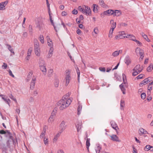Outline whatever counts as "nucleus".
<instances>
[{"label": "nucleus", "instance_id": "f257e3e1", "mask_svg": "<svg viewBox=\"0 0 153 153\" xmlns=\"http://www.w3.org/2000/svg\"><path fill=\"white\" fill-rule=\"evenodd\" d=\"M72 101L71 98H68L63 97L57 103V105L59 106L60 110H63L68 107L71 104Z\"/></svg>", "mask_w": 153, "mask_h": 153}, {"label": "nucleus", "instance_id": "f03ea898", "mask_svg": "<svg viewBox=\"0 0 153 153\" xmlns=\"http://www.w3.org/2000/svg\"><path fill=\"white\" fill-rule=\"evenodd\" d=\"M78 10L83 13L87 16H91V11L90 8L87 6L85 5L82 6H79L78 7Z\"/></svg>", "mask_w": 153, "mask_h": 153}, {"label": "nucleus", "instance_id": "7ed1b4c3", "mask_svg": "<svg viewBox=\"0 0 153 153\" xmlns=\"http://www.w3.org/2000/svg\"><path fill=\"white\" fill-rule=\"evenodd\" d=\"M143 68L140 66V65H137L133 69L134 72L132 73V75L133 76H135L140 73L143 70Z\"/></svg>", "mask_w": 153, "mask_h": 153}, {"label": "nucleus", "instance_id": "20e7f679", "mask_svg": "<svg viewBox=\"0 0 153 153\" xmlns=\"http://www.w3.org/2000/svg\"><path fill=\"white\" fill-rule=\"evenodd\" d=\"M39 64L40 70L44 75H46L47 69L45 62L43 60H41L39 62Z\"/></svg>", "mask_w": 153, "mask_h": 153}, {"label": "nucleus", "instance_id": "39448f33", "mask_svg": "<svg viewBox=\"0 0 153 153\" xmlns=\"http://www.w3.org/2000/svg\"><path fill=\"white\" fill-rule=\"evenodd\" d=\"M70 73L71 71L69 70H67L65 71V85L66 86L68 85L71 79Z\"/></svg>", "mask_w": 153, "mask_h": 153}, {"label": "nucleus", "instance_id": "423d86ee", "mask_svg": "<svg viewBox=\"0 0 153 153\" xmlns=\"http://www.w3.org/2000/svg\"><path fill=\"white\" fill-rule=\"evenodd\" d=\"M135 52L137 55H139L140 56V59L142 60L144 56L143 51L140 48L137 47L135 49Z\"/></svg>", "mask_w": 153, "mask_h": 153}, {"label": "nucleus", "instance_id": "0eeeda50", "mask_svg": "<svg viewBox=\"0 0 153 153\" xmlns=\"http://www.w3.org/2000/svg\"><path fill=\"white\" fill-rule=\"evenodd\" d=\"M123 83L120 85V86L122 91L123 93V94H126V92L125 91L126 89L125 88H124L123 84H125L126 83L127 80L126 78V76L124 74H123Z\"/></svg>", "mask_w": 153, "mask_h": 153}, {"label": "nucleus", "instance_id": "6e6552de", "mask_svg": "<svg viewBox=\"0 0 153 153\" xmlns=\"http://www.w3.org/2000/svg\"><path fill=\"white\" fill-rule=\"evenodd\" d=\"M126 36L125 31H122L119 32L118 34L115 36L114 39H115L117 40L125 38H126Z\"/></svg>", "mask_w": 153, "mask_h": 153}, {"label": "nucleus", "instance_id": "1a4fd4ad", "mask_svg": "<svg viewBox=\"0 0 153 153\" xmlns=\"http://www.w3.org/2000/svg\"><path fill=\"white\" fill-rule=\"evenodd\" d=\"M116 26V23H112L111 27V28L109 31L108 34V37L110 38H111L113 37V33L114 30Z\"/></svg>", "mask_w": 153, "mask_h": 153}, {"label": "nucleus", "instance_id": "9d476101", "mask_svg": "<svg viewBox=\"0 0 153 153\" xmlns=\"http://www.w3.org/2000/svg\"><path fill=\"white\" fill-rule=\"evenodd\" d=\"M112 15H114V10H108L104 11L101 14L102 16H110Z\"/></svg>", "mask_w": 153, "mask_h": 153}, {"label": "nucleus", "instance_id": "9b49d317", "mask_svg": "<svg viewBox=\"0 0 153 153\" xmlns=\"http://www.w3.org/2000/svg\"><path fill=\"white\" fill-rule=\"evenodd\" d=\"M8 3V1L7 0L0 3V10H4L6 9V6Z\"/></svg>", "mask_w": 153, "mask_h": 153}, {"label": "nucleus", "instance_id": "f8f14e48", "mask_svg": "<svg viewBox=\"0 0 153 153\" xmlns=\"http://www.w3.org/2000/svg\"><path fill=\"white\" fill-rule=\"evenodd\" d=\"M61 133L66 128V122L64 120L62 121L59 126Z\"/></svg>", "mask_w": 153, "mask_h": 153}, {"label": "nucleus", "instance_id": "ddd939ff", "mask_svg": "<svg viewBox=\"0 0 153 153\" xmlns=\"http://www.w3.org/2000/svg\"><path fill=\"white\" fill-rule=\"evenodd\" d=\"M82 123L81 121L78 120L77 121L76 124V127L78 132H79L82 127Z\"/></svg>", "mask_w": 153, "mask_h": 153}, {"label": "nucleus", "instance_id": "4468645a", "mask_svg": "<svg viewBox=\"0 0 153 153\" xmlns=\"http://www.w3.org/2000/svg\"><path fill=\"white\" fill-rule=\"evenodd\" d=\"M138 133L140 136L144 135L146 134H149L148 132L142 128H140L138 131Z\"/></svg>", "mask_w": 153, "mask_h": 153}, {"label": "nucleus", "instance_id": "2eb2a0df", "mask_svg": "<svg viewBox=\"0 0 153 153\" xmlns=\"http://www.w3.org/2000/svg\"><path fill=\"white\" fill-rule=\"evenodd\" d=\"M46 39L47 42V44L50 47V48H53V43L51 39L50 38L49 36H47L46 37Z\"/></svg>", "mask_w": 153, "mask_h": 153}, {"label": "nucleus", "instance_id": "dca6fc26", "mask_svg": "<svg viewBox=\"0 0 153 153\" xmlns=\"http://www.w3.org/2000/svg\"><path fill=\"white\" fill-rule=\"evenodd\" d=\"M109 136L111 137V140L113 141L117 142H120V140L119 139V137L116 135L112 134L109 135Z\"/></svg>", "mask_w": 153, "mask_h": 153}, {"label": "nucleus", "instance_id": "f3484780", "mask_svg": "<svg viewBox=\"0 0 153 153\" xmlns=\"http://www.w3.org/2000/svg\"><path fill=\"white\" fill-rule=\"evenodd\" d=\"M56 114L55 113H52L51 114L49 117L48 122L49 123H52L54 121Z\"/></svg>", "mask_w": 153, "mask_h": 153}, {"label": "nucleus", "instance_id": "a211bd4d", "mask_svg": "<svg viewBox=\"0 0 153 153\" xmlns=\"http://www.w3.org/2000/svg\"><path fill=\"white\" fill-rule=\"evenodd\" d=\"M111 123L112 128L115 130L117 133L118 134V130L119 129V128H118L117 124L115 122L113 121H111Z\"/></svg>", "mask_w": 153, "mask_h": 153}, {"label": "nucleus", "instance_id": "6ab92c4d", "mask_svg": "<svg viewBox=\"0 0 153 153\" xmlns=\"http://www.w3.org/2000/svg\"><path fill=\"white\" fill-rule=\"evenodd\" d=\"M152 79L151 77H149L145 79L141 82L140 84L143 85H145L151 81Z\"/></svg>", "mask_w": 153, "mask_h": 153}, {"label": "nucleus", "instance_id": "aec40b11", "mask_svg": "<svg viewBox=\"0 0 153 153\" xmlns=\"http://www.w3.org/2000/svg\"><path fill=\"white\" fill-rule=\"evenodd\" d=\"M122 51L121 50L116 51L112 53L111 55L113 57H116L118 56L120 53H122Z\"/></svg>", "mask_w": 153, "mask_h": 153}, {"label": "nucleus", "instance_id": "412c9836", "mask_svg": "<svg viewBox=\"0 0 153 153\" xmlns=\"http://www.w3.org/2000/svg\"><path fill=\"white\" fill-rule=\"evenodd\" d=\"M53 48H50L49 51L47 55V57L48 58H50L52 56L53 54Z\"/></svg>", "mask_w": 153, "mask_h": 153}, {"label": "nucleus", "instance_id": "4be33fe9", "mask_svg": "<svg viewBox=\"0 0 153 153\" xmlns=\"http://www.w3.org/2000/svg\"><path fill=\"white\" fill-rule=\"evenodd\" d=\"M2 99L7 103L9 106H10V100L9 98H7V97L6 95L4 97H2Z\"/></svg>", "mask_w": 153, "mask_h": 153}, {"label": "nucleus", "instance_id": "5701e85b", "mask_svg": "<svg viewBox=\"0 0 153 153\" xmlns=\"http://www.w3.org/2000/svg\"><path fill=\"white\" fill-rule=\"evenodd\" d=\"M125 61L127 65H128L131 63V60L128 56H126L125 58Z\"/></svg>", "mask_w": 153, "mask_h": 153}, {"label": "nucleus", "instance_id": "b1692460", "mask_svg": "<svg viewBox=\"0 0 153 153\" xmlns=\"http://www.w3.org/2000/svg\"><path fill=\"white\" fill-rule=\"evenodd\" d=\"M126 38H129L130 40H131L133 41H134V40L136 39V37L134 36L132 34H128L127 35Z\"/></svg>", "mask_w": 153, "mask_h": 153}, {"label": "nucleus", "instance_id": "393cba45", "mask_svg": "<svg viewBox=\"0 0 153 153\" xmlns=\"http://www.w3.org/2000/svg\"><path fill=\"white\" fill-rule=\"evenodd\" d=\"M36 80V79L35 78H33L32 80L30 83V89L32 90H33L34 88V85L35 83V81Z\"/></svg>", "mask_w": 153, "mask_h": 153}, {"label": "nucleus", "instance_id": "a878e982", "mask_svg": "<svg viewBox=\"0 0 153 153\" xmlns=\"http://www.w3.org/2000/svg\"><path fill=\"white\" fill-rule=\"evenodd\" d=\"M114 16H119L121 15V13L120 10H115L114 11Z\"/></svg>", "mask_w": 153, "mask_h": 153}, {"label": "nucleus", "instance_id": "bb28decb", "mask_svg": "<svg viewBox=\"0 0 153 153\" xmlns=\"http://www.w3.org/2000/svg\"><path fill=\"white\" fill-rule=\"evenodd\" d=\"M152 148H153V146L149 145H147L144 148V150L145 151H148L150 150Z\"/></svg>", "mask_w": 153, "mask_h": 153}, {"label": "nucleus", "instance_id": "cd10ccee", "mask_svg": "<svg viewBox=\"0 0 153 153\" xmlns=\"http://www.w3.org/2000/svg\"><path fill=\"white\" fill-rule=\"evenodd\" d=\"M140 35L143 36L144 39L146 41L148 42H150V40L148 38L147 35L144 34L143 32H142L140 33Z\"/></svg>", "mask_w": 153, "mask_h": 153}, {"label": "nucleus", "instance_id": "c85d7f7f", "mask_svg": "<svg viewBox=\"0 0 153 153\" xmlns=\"http://www.w3.org/2000/svg\"><path fill=\"white\" fill-rule=\"evenodd\" d=\"M33 73V71H30L28 73V75L27 76V81H29L30 79L31 78L32 75Z\"/></svg>", "mask_w": 153, "mask_h": 153}, {"label": "nucleus", "instance_id": "c756f323", "mask_svg": "<svg viewBox=\"0 0 153 153\" xmlns=\"http://www.w3.org/2000/svg\"><path fill=\"white\" fill-rule=\"evenodd\" d=\"M44 25L42 23H40L37 26V27L40 30H42L44 29Z\"/></svg>", "mask_w": 153, "mask_h": 153}, {"label": "nucleus", "instance_id": "7c9ffc66", "mask_svg": "<svg viewBox=\"0 0 153 153\" xmlns=\"http://www.w3.org/2000/svg\"><path fill=\"white\" fill-rule=\"evenodd\" d=\"M6 45L7 48L8 49L10 52L13 54H14V52L13 51L12 47L10 45L8 44H7Z\"/></svg>", "mask_w": 153, "mask_h": 153}, {"label": "nucleus", "instance_id": "2f4dec72", "mask_svg": "<svg viewBox=\"0 0 153 153\" xmlns=\"http://www.w3.org/2000/svg\"><path fill=\"white\" fill-rule=\"evenodd\" d=\"M120 109L122 110H123V108L125 106V102L124 100H121L120 103Z\"/></svg>", "mask_w": 153, "mask_h": 153}, {"label": "nucleus", "instance_id": "473e14b6", "mask_svg": "<svg viewBox=\"0 0 153 153\" xmlns=\"http://www.w3.org/2000/svg\"><path fill=\"white\" fill-rule=\"evenodd\" d=\"M34 51L35 54L37 56H40V49H34Z\"/></svg>", "mask_w": 153, "mask_h": 153}, {"label": "nucleus", "instance_id": "72a5a7b5", "mask_svg": "<svg viewBox=\"0 0 153 153\" xmlns=\"http://www.w3.org/2000/svg\"><path fill=\"white\" fill-rule=\"evenodd\" d=\"M32 50L33 48L31 47L30 48L27 50V55L30 56Z\"/></svg>", "mask_w": 153, "mask_h": 153}, {"label": "nucleus", "instance_id": "f704fd0d", "mask_svg": "<svg viewBox=\"0 0 153 153\" xmlns=\"http://www.w3.org/2000/svg\"><path fill=\"white\" fill-rule=\"evenodd\" d=\"M54 81V86L56 87H57L59 86V79H55Z\"/></svg>", "mask_w": 153, "mask_h": 153}, {"label": "nucleus", "instance_id": "c9c22d12", "mask_svg": "<svg viewBox=\"0 0 153 153\" xmlns=\"http://www.w3.org/2000/svg\"><path fill=\"white\" fill-rule=\"evenodd\" d=\"M40 49L39 44L37 41L36 40L34 43V49Z\"/></svg>", "mask_w": 153, "mask_h": 153}, {"label": "nucleus", "instance_id": "e433bc0d", "mask_svg": "<svg viewBox=\"0 0 153 153\" xmlns=\"http://www.w3.org/2000/svg\"><path fill=\"white\" fill-rule=\"evenodd\" d=\"M93 11L95 13H97V12L98 9L97 7L98 5L96 4H93Z\"/></svg>", "mask_w": 153, "mask_h": 153}, {"label": "nucleus", "instance_id": "4c0bfd02", "mask_svg": "<svg viewBox=\"0 0 153 153\" xmlns=\"http://www.w3.org/2000/svg\"><path fill=\"white\" fill-rule=\"evenodd\" d=\"M101 149V147L99 146H97L95 148V150L96 152V153H100V150Z\"/></svg>", "mask_w": 153, "mask_h": 153}, {"label": "nucleus", "instance_id": "58836bf2", "mask_svg": "<svg viewBox=\"0 0 153 153\" xmlns=\"http://www.w3.org/2000/svg\"><path fill=\"white\" fill-rule=\"evenodd\" d=\"M94 32L95 33V36H97L99 32V30L97 27H95L94 29Z\"/></svg>", "mask_w": 153, "mask_h": 153}, {"label": "nucleus", "instance_id": "ea45409f", "mask_svg": "<svg viewBox=\"0 0 153 153\" xmlns=\"http://www.w3.org/2000/svg\"><path fill=\"white\" fill-rule=\"evenodd\" d=\"M153 70V65L152 64L150 65L147 68V70L148 72H150Z\"/></svg>", "mask_w": 153, "mask_h": 153}, {"label": "nucleus", "instance_id": "a19ab883", "mask_svg": "<svg viewBox=\"0 0 153 153\" xmlns=\"http://www.w3.org/2000/svg\"><path fill=\"white\" fill-rule=\"evenodd\" d=\"M90 139L89 138H87L86 141V146L87 148L88 149L89 147L90 146Z\"/></svg>", "mask_w": 153, "mask_h": 153}, {"label": "nucleus", "instance_id": "79ce46f5", "mask_svg": "<svg viewBox=\"0 0 153 153\" xmlns=\"http://www.w3.org/2000/svg\"><path fill=\"white\" fill-rule=\"evenodd\" d=\"M39 40L43 44L44 43L45 41L43 35L40 36L39 37Z\"/></svg>", "mask_w": 153, "mask_h": 153}, {"label": "nucleus", "instance_id": "37998d69", "mask_svg": "<svg viewBox=\"0 0 153 153\" xmlns=\"http://www.w3.org/2000/svg\"><path fill=\"white\" fill-rule=\"evenodd\" d=\"M99 4L103 7H105V4L103 0H100L99 2Z\"/></svg>", "mask_w": 153, "mask_h": 153}, {"label": "nucleus", "instance_id": "c03bdc74", "mask_svg": "<svg viewBox=\"0 0 153 153\" xmlns=\"http://www.w3.org/2000/svg\"><path fill=\"white\" fill-rule=\"evenodd\" d=\"M82 108V106L81 105H79L77 109L78 114H79L80 113L81 111Z\"/></svg>", "mask_w": 153, "mask_h": 153}, {"label": "nucleus", "instance_id": "a18cd8bd", "mask_svg": "<svg viewBox=\"0 0 153 153\" xmlns=\"http://www.w3.org/2000/svg\"><path fill=\"white\" fill-rule=\"evenodd\" d=\"M75 69L76 70V72L77 74L78 79V80L79 81V77L80 76V72L77 67H75Z\"/></svg>", "mask_w": 153, "mask_h": 153}, {"label": "nucleus", "instance_id": "49530a36", "mask_svg": "<svg viewBox=\"0 0 153 153\" xmlns=\"http://www.w3.org/2000/svg\"><path fill=\"white\" fill-rule=\"evenodd\" d=\"M132 153H138V151L134 146H132Z\"/></svg>", "mask_w": 153, "mask_h": 153}, {"label": "nucleus", "instance_id": "de8ad7c7", "mask_svg": "<svg viewBox=\"0 0 153 153\" xmlns=\"http://www.w3.org/2000/svg\"><path fill=\"white\" fill-rule=\"evenodd\" d=\"M53 72V70L52 69H50L48 71V75L49 76H51L52 75Z\"/></svg>", "mask_w": 153, "mask_h": 153}, {"label": "nucleus", "instance_id": "09e8293b", "mask_svg": "<svg viewBox=\"0 0 153 153\" xmlns=\"http://www.w3.org/2000/svg\"><path fill=\"white\" fill-rule=\"evenodd\" d=\"M134 41H135L136 42L138 46H142V43L139 41L135 39Z\"/></svg>", "mask_w": 153, "mask_h": 153}, {"label": "nucleus", "instance_id": "8fccbe9b", "mask_svg": "<svg viewBox=\"0 0 153 153\" xmlns=\"http://www.w3.org/2000/svg\"><path fill=\"white\" fill-rule=\"evenodd\" d=\"M146 97V94L144 93H142L141 94V97L142 99L144 100L145 99Z\"/></svg>", "mask_w": 153, "mask_h": 153}, {"label": "nucleus", "instance_id": "3c124183", "mask_svg": "<svg viewBox=\"0 0 153 153\" xmlns=\"http://www.w3.org/2000/svg\"><path fill=\"white\" fill-rule=\"evenodd\" d=\"M44 142L45 145H48V141L47 138H45L44 139Z\"/></svg>", "mask_w": 153, "mask_h": 153}, {"label": "nucleus", "instance_id": "603ef678", "mask_svg": "<svg viewBox=\"0 0 153 153\" xmlns=\"http://www.w3.org/2000/svg\"><path fill=\"white\" fill-rule=\"evenodd\" d=\"M50 20L51 21V22L53 26H54V29H55V30H56V31H57V30L56 28V27H55V26H54V24H53V20L52 19V16H50Z\"/></svg>", "mask_w": 153, "mask_h": 153}, {"label": "nucleus", "instance_id": "864d4df0", "mask_svg": "<svg viewBox=\"0 0 153 153\" xmlns=\"http://www.w3.org/2000/svg\"><path fill=\"white\" fill-rule=\"evenodd\" d=\"M45 130H44V131L42 132L41 134L40 135L41 138H43L45 135Z\"/></svg>", "mask_w": 153, "mask_h": 153}, {"label": "nucleus", "instance_id": "5fc2aeb1", "mask_svg": "<svg viewBox=\"0 0 153 153\" xmlns=\"http://www.w3.org/2000/svg\"><path fill=\"white\" fill-rule=\"evenodd\" d=\"M2 68L3 69H6L7 67V65L5 63H3V65L1 66Z\"/></svg>", "mask_w": 153, "mask_h": 153}, {"label": "nucleus", "instance_id": "6e6d98bb", "mask_svg": "<svg viewBox=\"0 0 153 153\" xmlns=\"http://www.w3.org/2000/svg\"><path fill=\"white\" fill-rule=\"evenodd\" d=\"M9 97L11 99L13 100L15 102H17V100H16V99L15 98H14V97L12 94H11L10 95V96Z\"/></svg>", "mask_w": 153, "mask_h": 153}, {"label": "nucleus", "instance_id": "4d7b16f0", "mask_svg": "<svg viewBox=\"0 0 153 153\" xmlns=\"http://www.w3.org/2000/svg\"><path fill=\"white\" fill-rule=\"evenodd\" d=\"M67 13L65 11H63L62 12L61 15L63 16H65L67 15Z\"/></svg>", "mask_w": 153, "mask_h": 153}, {"label": "nucleus", "instance_id": "13d9d810", "mask_svg": "<svg viewBox=\"0 0 153 153\" xmlns=\"http://www.w3.org/2000/svg\"><path fill=\"white\" fill-rule=\"evenodd\" d=\"M144 75L143 74H140L137 77V79H141L144 76Z\"/></svg>", "mask_w": 153, "mask_h": 153}, {"label": "nucleus", "instance_id": "bf43d9fd", "mask_svg": "<svg viewBox=\"0 0 153 153\" xmlns=\"http://www.w3.org/2000/svg\"><path fill=\"white\" fill-rule=\"evenodd\" d=\"M33 28L32 26L30 25L29 27V31L30 32L32 33L33 32Z\"/></svg>", "mask_w": 153, "mask_h": 153}, {"label": "nucleus", "instance_id": "052dcab7", "mask_svg": "<svg viewBox=\"0 0 153 153\" xmlns=\"http://www.w3.org/2000/svg\"><path fill=\"white\" fill-rule=\"evenodd\" d=\"M72 13L76 15L77 14L78 12L76 10L74 9L72 11Z\"/></svg>", "mask_w": 153, "mask_h": 153}, {"label": "nucleus", "instance_id": "680f3d73", "mask_svg": "<svg viewBox=\"0 0 153 153\" xmlns=\"http://www.w3.org/2000/svg\"><path fill=\"white\" fill-rule=\"evenodd\" d=\"M9 75L10 76H11L13 77H14V76L13 74V73H12V72L10 70H9Z\"/></svg>", "mask_w": 153, "mask_h": 153}, {"label": "nucleus", "instance_id": "e2e57ef3", "mask_svg": "<svg viewBox=\"0 0 153 153\" xmlns=\"http://www.w3.org/2000/svg\"><path fill=\"white\" fill-rule=\"evenodd\" d=\"M58 138L55 136L53 140V143H56L57 141Z\"/></svg>", "mask_w": 153, "mask_h": 153}, {"label": "nucleus", "instance_id": "0e129e2a", "mask_svg": "<svg viewBox=\"0 0 153 153\" xmlns=\"http://www.w3.org/2000/svg\"><path fill=\"white\" fill-rule=\"evenodd\" d=\"M99 69H100V71H101L104 72L105 71V68H102V67L100 68H99Z\"/></svg>", "mask_w": 153, "mask_h": 153}, {"label": "nucleus", "instance_id": "69168bd1", "mask_svg": "<svg viewBox=\"0 0 153 153\" xmlns=\"http://www.w3.org/2000/svg\"><path fill=\"white\" fill-rule=\"evenodd\" d=\"M30 56L27 55L25 57V59L26 61H28L30 58Z\"/></svg>", "mask_w": 153, "mask_h": 153}, {"label": "nucleus", "instance_id": "338daca9", "mask_svg": "<svg viewBox=\"0 0 153 153\" xmlns=\"http://www.w3.org/2000/svg\"><path fill=\"white\" fill-rule=\"evenodd\" d=\"M76 33L77 34L79 35L81 33V30L79 29H78L76 31Z\"/></svg>", "mask_w": 153, "mask_h": 153}, {"label": "nucleus", "instance_id": "774afa93", "mask_svg": "<svg viewBox=\"0 0 153 153\" xmlns=\"http://www.w3.org/2000/svg\"><path fill=\"white\" fill-rule=\"evenodd\" d=\"M57 153H65L64 151L62 150H59L58 151Z\"/></svg>", "mask_w": 153, "mask_h": 153}]
</instances>
